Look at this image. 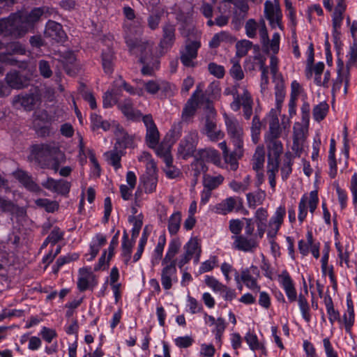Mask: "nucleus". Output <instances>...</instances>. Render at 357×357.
Instances as JSON below:
<instances>
[{
	"label": "nucleus",
	"instance_id": "nucleus-1",
	"mask_svg": "<svg viewBox=\"0 0 357 357\" xmlns=\"http://www.w3.org/2000/svg\"><path fill=\"white\" fill-rule=\"evenodd\" d=\"M278 282L284 289L289 303L295 302L296 300L298 301V307L303 319L307 323H310L312 316L310 313V307L307 299V296L308 295L307 288L305 287L304 293H300L298 296L294 282L287 270H283L278 275Z\"/></svg>",
	"mask_w": 357,
	"mask_h": 357
},
{
	"label": "nucleus",
	"instance_id": "nucleus-2",
	"mask_svg": "<svg viewBox=\"0 0 357 357\" xmlns=\"http://www.w3.org/2000/svg\"><path fill=\"white\" fill-rule=\"evenodd\" d=\"M286 213L285 206L281 204L275 209L273 215L269 219L268 225H266V222H256L257 229L255 235L259 241L264 237L267 226L266 236L271 248H273L275 246H278L275 238L284 223Z\"/></svg>",
	"mask_w": 357,
	"mask_h": 357
},
{
	"label": "nucleus",
	"instance_id": "nucleus-3",
	"mask_svg": "<svg viewBox=\"0 0 357 357\" xmlns=\"http://www.w3.org/2000/svg\"><path fill=\"white\" fill-rule=\"evenodd\" d=\"M28 31L20 12L11 13L7 18L0 19V34L19 38Z\"/></svg>",
	"mask_w": 357,
	"mask_h": 357
},
{
	"label": "nucleus",
	"instance_id": "nucleus-4",
	"mask_svg": "<svg viewBox=\"0 0 357 357\" xmlns=\"http://www.w3.org/2000/svg\"><path fill=\"white\" fill-rule=\"evenodd\" d=\"M126 44L132 54H140L139 61L144 64L142 68V74L144 75H152L155 70L159 68L160 61L155 60L152 66H150L147 61L146 55L151 53V45L148 42L139 40H126Z\"/></svg>",
	"mask_w": 357,
	"mask_h": 357
},
{
	"label": "nucleus",
	"instance_id": "nucleus-5",
	"mask_svg": "<svg viewBox=\"0 0 357 357\" xmlns=\"http://www.w3.org/2000/svg\"><path fill=\"white\" fill-rule=\"evenodd\" d=\"M261 275L257 266L251 265L250 267L242 268L241 273L236 272L234 280L238 289H242V283L252 291H259L261 287L258 283Z\"/></svg>",
	"mask_w": 357,
	"mask_h": 357
},
{
	"label": "nucleus",
	"instance_id": "nucleus-6",
	"mask_svg": "<svg viewBox=\"0 0 357 357\" xmlns=\"http://www.w3.org/2000/svg\"><path fill=\"white\" fill-rule=\"evenodd\" d=\"M32 154L35 160L43 167L48 165L50 158L61 156L62 161L66 160V155L57 146L48 144H36L32 147Z\"/></svg>",
	"mask_w": 357,
	"mask_h": 357
},
{
	"label": "nucleus",
	"instance_id": "nucleus-7",
	"mask_svg": "<svg viewBox=\"0 0 357 357\" xmlns=\"http://www.w3.org/2000/svg\"><path fill=\"white\" fill-rule=\"evenodd\" d=\"M319 199L318 191L317 190H312L309 194L305 193L302 195L298 203V219L300 223H303L307 215V207H309L310 213L313 217L314 213L319 205Z\"/></svg>",
	"mask_w": 357,
	"mask_h": 357
},
{
	"label": "nucleus",
	"instance_id": "nucleus-8",
	"mask_svg": "<svg viewBox=\"0 0 357 357\" xmlns=\"http://www.w3.org/2000/svg\"><path fill=\"white\" fill-rule=\"evenodd\" d=\"M40 102V96L38 93L22 92L13 97L11 105L16 109H23L25 111L31 112Z\"/></svg>",
	"mask_w": 357,
	"mask_h": 357
},
{
	"label": "nucleus",
	"instance_id": "nucleus-9",
	"mask_svg": "<svg viewBox=\"0 0 357 357\" xmlns=\"http://www.w3.org/2000/svg\"><path fill=\"white\" fill-rule=\"evenodd\" d=\"M227 131L234 147H243V130L238 119L227 114L223 115Z\"/></svg>",
	"mask_w": 357,
	"mask_h": 357
},
{
	"label": "nucleus",
	"instance_id": "nucleus-10",
	"mask_svg": "<svg viewBox=\"0 0 357 357\" xmlns=\"http://www.w3.org/2000/svg\"><path fill=\"white\" fill-rule=\"evenodd\" d=\"M198 142L199 135L197 130H191L184 137L178 147V153L183 159L187 160L190 157L195 158Z\"/></svg>",
	"mask_w": 357,
	"mask_h": 357
},
{
	"label": "nucleus",
	"instance_id": "nucleus-11",
	"mask_svg": "<svg viewBox=\"0 0 357 357\" xmlns=\"http://www.w3.org/2000/svg\"><path fill=\"white\" fill-rule=\"evenodd\" d=\"M197 104L192 98H189L185 104L181 114V121L174 124L171 129L174 137H179L182 132V122L190 123L192 121L197 110Z\"/></svg>",
	"mask_w": 357,
	"mask_h": 357
},
{
	"label": "nucleus",
	"instance_id": "nucleus-12",
	"mask_svg": "<svg viewBox=\"0 0 357 357\" xmlns=\"http://www.w3.org/2000/svg\"><path fill=\"white\" fill-rule=\"evenodd\" d=\"M243 208V199L238 197H227L213 206L212 211L225 215L234 211L238 212Z\"/></svg>",
	"mask_w": 357,
	"mask_h": 357
},
{
	"label": "nucleus",
	"instance_id": "nucleus-13",
	"mask_svg": "<svg viewBox=\"0 0 357 357\" xmlns=\"http://www.w3.org/2000/svg\"><path fill=\"white\" fill-rule=\"evenodd\" d=\"M231 238L233 240L232 248L244 252H254L259 244V241L256 236H250L242 234L238 236H231Z\"/></svg>",
	"mask_w": 357,
	"mask_h": 357
},
{
	"label": "nucleus",
	"instance_id": "nucleus-14",
	"mask_svg": "<svg viewBox=\"0 0 357 357\" xmlns=\"http://www.w3.org/2000/svg\"><path fill=\"white\" fill-rule=\"evenodd\" d=\"M98 284V278L93 274L91 267H83L79 269L77 287L79 291L83 292L87 289L93 290Z\"/></svg>",
	"mask_w": 357,
	"mask_h": 357
},
{
	"label": "nucleus",
	"instance_id": "nucleus-15",
	"mask_svg": "<svg viewBox=\"0 0 357 357\" xmlns=\"http://www.w3.org/2000/svg\"><path fill=\"white\" fill-rule=\"evenodd\" d=\"M201 43L198 40L190 41L185 45L184 49L180 50V60L185 67L193 68L195 66L194 59L197 57L198 50Z\"/></svg>",
	"mask_w": 357,
	"mask_h": 357
},
{
	"label": "nucleus",
	"instance_id": "nucleus-16",
	"mask_svg": "<svg viewBox=\"0 0 357 357\" xmlns=\"http://www.w3.org/2000/svg\"><path fill=\"white\" fill-rule=\"evenodd\" d=\"M142 121L146 128V142L148 146L151 149H155L160 139V133L157 126L151 114H146L142 116Z\"/></svg>",
	"mask_w": 357,
	"mask_h": 357
},
{
	"label": "nucleus",
	"instance_id": "nucleus-17",
	"mask_svg": "<svg viewBox=\"0 0 357 357\" xmlns=\"http://www.w3.org/2000/svg\"><path fill=\"white\" fill-rule=\"evenodd\" d=\"M50 8L47 6L35 7L30 11L20 12L24 21L28 29H31L38 22L43 16L47 17L50 16Z\"/></svg>",
	"mask_w": 357,
	"mask_h": 357
},
{
	"label": "nucleus",
	"instance_id": "nucleus-18",
	"mask_svg": "<svg viewBox=\"0 0 357 357\" xmlns=\"http://www.w3.org/2000/svg\"><path fill=\"white\" fill-rule=\"evenodd\" d=\"M264 15L272 28L278 26L280 29H283L282 24V13L278 5H274L270 0L266 1Z\"/></svg>",
	"mask_w": 357,
	"mask_h": 357
},
{
	"label": "nucleus",
	"instance_id": "nucleus-19",
	"mask_svg": "<svg viewBox=\"0 0 357 357\" xmlns=\"http://www.w3.org/2000/svg\"><path fill=\"white\" fill-rule=\"evenodd\" d=\"M59 61L61 63L66 73L75 76L79 70V65L75 53L71 50L59 52Z\"/></svg>",
	"mask_w": 357,
	"mask_h": 357
},
{
	"label": "nucleus",
	"instance_id": "nucleus-20",
	"mask_svg": "<svg viewBox=\"0 0 357 357\" xmlns=\"http://www.w3.org/2000/svg\"><path fill=\"white\" fill-rule=\"evenodd\" d=\"M114 135L116 142L114 146L116 149L125 151L126 149H134L135 147V136L129 135L122 127L118 126Z\"/></svg>",
	"mask_w": 357,
	"mask_h": 357
},
{
	"label": "nucleus",
	"instance_id": "nucleus-21",
	"mask_svg": "<svg viewBox=\"0 0 357 357\" xmlns=\"http://www.w3.org/2000/svg\"><path fill=\"white\" fill-rule=\"evenodd\" d=\"M41 185L45 189L63 196L69 193L71 187V183L66 180H56L51 177H48L46 181L42 182Z\"/></svg>",
	"mask_w": 357,
	"mask_h": 357
},
{
	"label": "nucleus",
	"instance_id": "nucleus-22",
	"mask_svg": "<svg viewBox=\"0 0 357 357\" xmlns=\"http://www.w3.org/2000/svg\"><path fill=\"white\" fill-rule=\"evenodd\" d=\"M215 90L217 91H219L218 86L215 82H212L208 85L205 93L199 94L195 99V101L197 104V108L199 106H204V109L210 114L213 115L215 114L213 102L210 100V93H214Z\"/></svg>",
	"mask_w": 357,
	"mask_h": 357
},
{
	"label": "nucleus",
	"instance_id": "nucleus-23",
	"mask_svg": "<svg viewBox=\"0 0 357 357\" xmlns=\"http://www.w3.org/2000/svg\"><path fill=\"white\" fill-rule=\"evenodd\" d=\"M117 107L128 120L138 121L143 116L139 110L135 109L133 100L130 98L119 102Z\"/></svg>",
	"mask_w": 357,
	"mask_h": 357
},
{
	"label": "nucleus",
	"instance_id": "nucleus-24",
	"mask_svg": "<svg viewBox=\"0 0 357 357\" xmlns=\"http://www.w3.org/2000/svg\"><path fill=\"white\" fill-rule=\"evenodd\" d=\"M195 155L204 163L206 162H211L218 167L224 168V164L222 162L220 154L214 149L206 148L199 149L197 151Z\"/></svg>",
	"mask_w": 357,
	"mask_h": 357
},
{
	"label": "nucleus",
	"instance_id": "nucleus-25",
	"mask_svg": "<svg viewBox=\"0 0 357 357\" xmlns=\"http://www.w3.org/2000/svg\"><path fill=\"white\" fill-rule=\"evenodd\" d=\"M175 33V25L166 23L162 26V37L159 43V46L162 50L167 51L173 46L176 40Z\"/></svg>",
	"mask_w": 357,
	"mask_h": 357
},
{
	"label": "nucleus",
	"instance_id": "nucleus-26",
	"mask_svg": "<svg viewBox=\"0 0 357 357\" xmlns=\"http://www.w3.org/2000/svg\"><path fill=\"white\" fill-rule=\"evenodd\" d=\"M161 271V284L165 290L172 288L173 283L178 282L177 269L174 265L162 266Z\"/></svg>",
	"mask_w": 357,
	"mask_h": 357
},
{
	"label": "nucleus",
	"instance_id": "nucleus-27",
	"mask_svg": "<svg viewBox=\"0 0 357 357\" xmlns=\"http://www.w3.org/2000/svg\"><path fill=\"white\" fill-rule=\"evenodd\" d=\"M45 35L56 42H63L66 38L61 24L52 20H49L47 22Z\"/></svg>",
	"mask_w": 357,
	"mask_h": 357
},
{
	"label": "nucleus",
	"instance_id": "nucleus-28",
	"mask_svg": "<svg viewBox=\"0 0 357 357\" xmlns=\"http://www.w3.org/2000/svg\"><path fill=\"white\" fill-rule=\"evenodd\" d=\"M139 186L142 185L144 192L151 194L155 191L158 183L157 169L146 171L139 178Z\"/></svg>",
	"mask_w": 357,
	"mask_h": 357
},
{
	"label": "nucleus",
	"instance_id": "nucleus-29",
	"mask_svg": "<svg viewBox=\"0 0 357 357\" xmlns=\"http://www.w3.org/2000/svg\"><path fill=\"white\" fill-rule=\"evenodd\" d=\"M13 176L28 190L33 192H38L40 190V186L27 172L22 169H17L13 172Z\"/></svg>",
	"mask_w": 357,
	"mask_h": 357
},
{
	"label": "nucleus",
	"instance_id": "nucleus-30",
	"mask_svg": "<svg viewBox=\"0 0 357 357\" xmlns=\"http://www.w3.org/2000/svg\"><path fill=\"white\" fill-rule=\"evenodd\" d=\"M204 133L211 142H217L225 137L224 132L217 128L215 121L210 116L205 120Z\"/></svg>",
	"mask_w": 357,
	"mask_h": 357
},
{
	"label": "nucleus",
	"instance_id": "nucleus-31",
	"mask_svg": "<svg viewBox=\"0 0 357 357\" xmlns=\"http://www.w3.org/2000/svg\"><path fill=\"white\" fill-rule=\"evenodd\" d=\"M112 83L114 87H116L119 94L121 93L122 89H123L132 96L136 95L139 97L144 96V91L142 88H135L132 86L129 83H128L121 75L116 77Z\"/></svg>",
	"mask_w": 357,
	"mask_h": 357
},
{
	"label": "nucleus",
	"instance_id": "nucleus-32",
	"mask_svg": "<svg viewBox=\"0 0 357 357\" xmlns=\"http://www.w3.org/2000/svg\"><path fill=\"white\" fill-rule=\"evenodd\" d=\"M107 243V238L106 236L101 234L98 233L96 234L93 238L91 239V241L89 245V255L90 257L87 259V261H92L93 260L96 256L98 255L100 249L101 247L105 245Z\"/></svg>",
	"mask_w": 357,
	"mask_h": 357
},
{
	"label": "nucleus",
	"instance_id": "nucleus-33",
	"mask_svg": "<svg viewBox=\"0 0 357 357\" xmlns=\"http://www.w3.org/2000/svg\"><path fill=\"white\" fill-rule=\"evenodd\" d=\"M243 155V147H235L234 150L229 153V151L223 155V158L225 160L224 168L226 167V165H229L230 167V169L233 171H236L238 167V160L240 159Z\"/></svg>",
	"mask_w": 357,
	"mask_h": 357
},
{
	"label": "nucleus",
	"instance_id": "nucleus-34",
	"mask_svg": "<svg viewBox=\"0 0 357 357\" xmlns=\"http://www.w3.org/2000/svg\"><path fill=\"white\" fill-rule=\"evenodd\" d=\"M115 54L112 49L108 48L102 53V66L105 74L111 75L114 72Z\"/></svg>",
	"mask_w": 357,
	"mask_h": 357
},
{
	"label": "nucleus",
	"instance_id": "nucleus-35",
	"mask_svg": "<svg viewBox=\"0 0 357 357\" xmlns=\"http://www.w3.org/2000/svg\"><path fill=\"white\" fill-rule=\"evenodd\" d=\"M135 241L128 239V234L126 231H123L121 242V254L123 261L126 265H128L131 259V254Z\"/></svg>",
	"mask_w": 357,
	"mask_h": 357
},
{
	"label": "nucleus",
	"instance_id": "nucleus-36",
	"mask_svg": "<svg viewBox=\"0 0 357 357\" xmlns=\"http://www.w3.org/2000/svg\"><path fill=\"white\" fill-rule=\"evenodd\" d=\"M241 88L243 93L241 107H243V116L245 119L248 120L252 115L253 100L246 86L243 85Z\"/></svg>",
	"mask_w": 357,
	"mask_h": 357
},
{
	"label": "nucleus",
	"instance_id": "nucleus-37",
	"mask_svg": "<svg viewBox=\"0 0 357 357\" xmlns=\"http://www.w3.org/2000/svg\"><path fill=\"white\" fill-rule=\"evenodd\" d=\"M268 157L280 158L283 151V145L279 138H266Z\"/></svg>",
	"mask_w": 357,
	"mask_h": 357
},
{
	"label": "nucleus",
	"instance_id": "nucleus-38",
	"mask_svg": "<svg viewBox=\"0 0 357 357\" xmlns=\"http://www.w3.org/2000/svg\"><path fill=\"white\" fill-rule=\"evenodd\" d=\"M3 80L10 87L11 91L12 89H22L25 86L22 76L17 70L8 72Z\"/></svg>",
	"mask_w": 357,
	"mask_h": 357
},
{
	"label": "nucleus",
	"instance_id": "nucleus-39",
	"mask_svg": "<svg viewBox=\"0 0 357 357\" xmlns=\"http://www.w3.org/2000/svg\"><path fill=\"white\" fill-rule=\"evenodd\" d=\"M126 151H121L114 146L112 150L105 152L104 155L107 162L114 167L115 169H118L121 167V157L124 155Z\"/></svg>",
	"mask_w": 357,
	"mask_h": 357
},
{
	"label": "nucleus",
	"instance_id": "nucleus-40",
	"mask_svg": "<svg viewBox=\"0 0 357 357\" xmlns=\"http://www.w3.org/2000/svg\"><path fill=\"white\" fill-rule=\"evenodd\" d=\"M244 339L251 350H260L263 354H266V349L264 343L259 341L257 335L253 331L249 330L244 336Z\"/></svg>",
	"mask_w": 357,
	"mask_h": 357
},
{
	"label": "nucleus",
	"instance_id": "nucleus-41",
	"mask_svg": "<svg viewBox=\"0 0 357 357\" xmlns=\"http://www.w3.org/2000/svg\"><path fill=\"white\" fill-rule=\"evenodd\" d=\"M79 257V255L76 252L68 253L66 255L60 256L59 258H57L55 264L52 266V272L56 275L63 266L71 261L77 260Z\"/></svg>",
	"mask_w": 357,
	"mask_h": 357
},
{
	"label": "nucleus",
	"instance_id": "nucleus-42",
	"mask_svg": "<svg viewBox=\"0 0 357 357\" xmlns=\"http://www.w3.org/2000/svg\"><path fill=\"white\" fill-rule=\"evenodd\" d=\"M224 181V177L219 174L218 176H211L204 174L203 177V185L205 189L211 191L218 188Z\"/></svg>",
	"mask_w": 357,
	"mask_h": 357
},
{
	"label": "nucleus",
	"instance_id": "nucleus-43",
	"mask_svg": "<svg viewBox=\"0 0 357 357\" xmlns=\"http://www.w3.org/2000/svg\"><path fill=\"white\" fill-rule=\"evenodd\" d=\"M294 164V155L290 151L284 154V162L281 167V176L283 181H286L292 172V165Z\"/></svg>",
	"mask_w": 357,
	"mask_h": 357
},
{
	"label": "nucleus",
	"instance_id": "nucleus-44",
	"mask_svg": "<svg viewBox=\"0 0 357 357\" xmlns=\"http://www.w3.org/2000/svg\"><path fill=\"white\" fill-rule=\"evenodd\" d=\"M119 95V93L116 90V87H114L113 83L112 84V88L107 91L102 97V105L104 108H110L114 105H117L118 100L116 96Z\"/></svg>",
	"mask_w": 357,
	"mask_h": 357
},
{
	"label": "nucleus",
	"instance_id": "nucleus-45",
	"mask_svg": "<svg viewBox=\"0 0 357 357\" xmlns=\"http://www.w3.org/2000/svg\"><path fill=\"white\" fill-rule=\"evenodd\" d=\"M266 197L264 191L258 190L255 192H249L246 195L248 207L255 208L257 206L263 204Z\"/></svg>",
	"mask_w": 357,
	"mask_h": 357
},
{
	"label": "nucleus",
	"instance_id": "nucleus-46",
	"mask_svg": "<svg viewBox=\"0 0 357 357\" xmlns=\"http://www.w3.org/2000/svg\"><path fill=\"white\" fill-rule=\"evenodd\" d=\"M336 5L332 14V21H334L335 26L340 25L341 20L344 19V13L347 8L345 0H335Z\"/></svg>",
	"mask_w": 357,
	"mask_h": 357
},
{
	"label": "nucleus",
	"instance_id": "nucleus-47",
	"mask_svg": "<svg viewBox=\"0 0 357 357\" xmlns=\"http://www.w3.org/2000/svg\"><path fill=\"white\" fill-rule=\"evenodd\" d=\"M192 174L194 178V183L196 184L199 176L202 172L206 173L208 167L196 155H195L194 160L191 163Z\"/></svg>",
	"mask_w": 357,
	"mask_h": 357
},
{
	"label": "nucleus",
	"instance_id": "nucleus-48",
	"mask_svg": "<svg viewBox=\"0 0 357 357\" xmlns=\"http://www.w3.org/2000/svg\"><path fill=\"white\" fill-rule=\"evenodd\" d=\"M181 221V213L176 211L173 213L168 220V231L171 235H175L178 233Z\"/></svg>",
	"mask_w": 357,
	"mask_h": 357
},
{
	"label": "nucleus",
	"instance_id": "nucleus-49",
	"mask_svg": "<svg viewBox=\"0 0 357 357\" xmlns=\"http://www.w3.org/2000/svg\"><path fill=\"white\" fill-rule=\"evenodd\" d=\"M183 251L193 257L194 255L202 252V247L197 237L190 238L184 245Z\"/></svg>",
	"mask_w": 357,
	"mask_h": 357
},
{
	"label": "nucleus",
	"instance_id": "nucleus-50",
	"mask_svg": "<svg viewBox=\"0 0 357 357\" xmlns=\"http://www.w3.org/2000/svg\"><path fill=\"white\" fill-rule=\"evenodd\" d=\"M328 109L329 106L325 101L317 105L312 110L314 119L317 122L321 121L326 116Z\"/></svg>",
	"mask_w": 357,
	"mask_h": 357
},
{
	"label": "nucleus",
	"instance_id": "nucleus-51",
	"mask_svg": "<svg viewBox=\"0 0 357 357\" xmlns=\"http://www.w3.org/2000/svg\"><path fill=\"white\" fill-rule=\"evenodd\" d=\"M166 244V237L165 234H162L158 238V243L153 250L152 255V263H158L162 259L165 245Z\"/></svg>",
	"mask_w": 357,
	"mask_h": 357
},
{
	"label": "nucleus",
	"instance_id": "nucleus-52",
	"mask_svg": "<svg viewBox=\"0 0 357 357\" xmlns=\"http://www.w3.org/2000/svg\"><path fill=\"white\" fill-rule=\"evenodd\" d=\"M286 92L282 78L277 81L275 86V96L276 107H281L285 98Z\"/></svg>",
	"mask_w": 357,
	"mask_h": 357
},
{
	"label": "nucleus",
	"instance_id": "nucleus-53",
	"mask_svg": "<svg viewBox=\"0 0 357 357\" xmlns=\"http://www.w3.org/2000/svg\"><path fill=\"white\" fill-rule=\"evenodd\" d=\"M231 39V36L227 31H220L215 33L209 42V47L211 48H217L220 45L222 42H227Z\"/></svg>",
	"mask_w": 357,
	"mask_h": 357
},
{
	"label": "nucleus",
	"instance_id": "nucleus-54",
	"mask_svg": "<svg viewBox=\"0 0 357 357\" xmlns=\"http://www.w3.org/2000/svg\"><path fill=\"white\" fill-rule=\"evenodd\" d=\"M280 35L279 33H274L272 36V39L268 40V45L262 46L265 52L271 51L274 54H277L280 50Z\"/></svg>",
	"mask_w": 357,
	"mask_h": 357
},
{
	"label": "nucleus",
	"instance_id": "nucleus-55",
	"mask_svg": "<svg viewBox=\"0 0 357 357\" xmlns=\"http://www.w3.org/2000/svg\"><path fill=\"white\" fill-rule=\"evenodd\" d=\"M261 131V121L257 115H255L252 121L251 137L254 144H257L259 139Z\"/></svg>",
	"mask_w": 357,
	"mask_h": 357
},
{
	"label": "nucleus",
	"instance_id": "nucleus-56",
	"mask_svg": "<svg viewBox=\"0 0 357 357\" xmlns=\"http://www.w3.org/2000/svg\"><path fill=\"white\" fill-rule=\"evenodd\" d=\"M259 29L258 24L255 19H249L245 24L246 36L250 38H255L257 36V31Z\"/></svg>",
	"mask_w": 357,
	"mask_h": 357
},
{
	"label": "nucleus",
	"instance_id": "nucleus-57",
	"mask_svg": "<svg viewBox=\"0 0 357 357\" xmlns=\"http://www.w3.org/2000/svg\"><path fill=\"white\" fill-rule=\"evenodd\" d=\"M252 43L248 40H242L237 42L236 45V55L239 57L245 56L251 49Z\"/></svg>",
	"mask_w": 357,
	"mask_h": 357
},
{
	"label": "nucleus",
	"instance_id": "nucleus-58",
	"mask_svg": "<svg viewBox=\"0 0 357 357\" xmlns=\"http://www.w3.org/2000/svg\"><path fill=\"white\" fill-rule=\"evenodd\" d=\"M204 282L205 284L215 292H220L223 288H225V285L213 276L206 275Z\"/></svg>",
	"mask_w": 357,
	"mask_h": 357
},
{
	"label": "nucleus",
	"instance_id": "nucleus-59",
	"mask_svg": "<svg viewBox=\"0 0 357 357\" xmlns=\"http://www.w3.org/2000/svg\"><path fill=\"white\" fill-rule=\"evenodd\" d=\"M264 153L262 150L257 149L252 159V169L256 172H259L264 167Z\"/></svg>",
	"mask_w": 357,
	"mask_h": 357
},
{
	"label": "nucleus",
	"instance_id": "nucleus-60",
	"mask_svg": "<svg viewBox=\"0 0 357 357\" xmlns=\"http://www.w3.org/2000/svg\"><path fill=\"white\" fill-rule=\"evenodd\" d=\"M218 263V257L215 255L211 256L209 259L202 263L199 268V273L202 274L212 271Z\"/></svg>",
	"mask_w": 357,
	"mask_h": 357
},
{
	"label": "nucleus",
	"instance_id": "nucleus-61",
	"mask_svg": "<svg viewBox=\"0 0 357 357\" xmlns=\"http://www.w3.org/2000/svg\"><path fill=\"white\" fill-rule=\"evenodd\" d=\"M8 51L11 54H20V55H25L26 50L24 45H22L21 43L17 41V42H12L8 44L7 46Z\"/></svg>",
	"mask_w": 357,
	"mask_h": 357
},
{
	"label": "nucleus",
	"instance_id": "nucleus-62",
	"mask_svg": "<svg viewBox=\"0 0 357 357\" xmlns=\"http://www.w3.org/2000/svg\"><path fill=\"white\" fill-rule=\"evenodd\" d=\"M36 203L38 206L45 208L49 213H53L59 208V205L56 202L50 201L48 199H38Z\"/></svg>",
	"mask_w": 357,
	"mask_h": 357
},
{
	"label": "nucleus",
	"instance_id": "nucleus-63",
	"mask_svg": "<svg viewBox=\"0 0 357 357\" xmlns=\"http://www.w3.org/2000/svg\"><path fill=\"white\" fill-rule=\"evenodd\" d=\"M208 70L210 74L218 79L223 78L225 74L224 66L218 65L214 62H211L208 65Z\"/></svg>",
	"mask_w": 357,
	"mask_h": 357
},
{
	"label": "nucleus",
	"instance_id": "nucleus-64",
	"mask_svg": "<svg viewBox=\"0 0 357 357\" xmlns=\"http://www.w3.org/2000/svg\"><path fill=\"white\" fill-rule=\"evenodd\" d=\"M348 59L347 61V69L349 71V68L355 66L357 62V45L354 44L350 46L349 52L347 55Z\"/></svg>",
	"mask_w": 357,
	"mask_h": 357
}]
</instances>
